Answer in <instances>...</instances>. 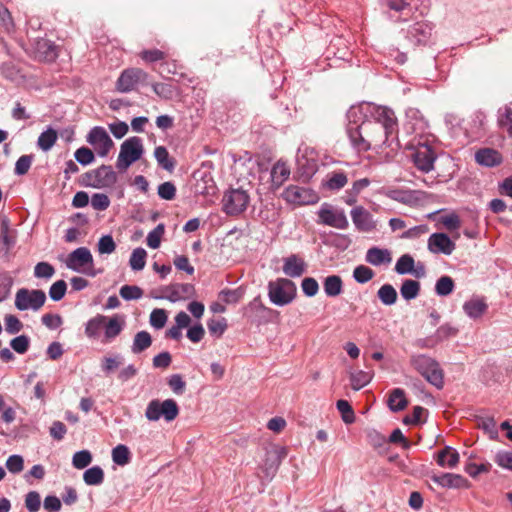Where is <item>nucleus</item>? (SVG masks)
I'll return each instance as SVG.
<instances>
[{
  "instance_id": "obj_1",
  "label": "nucleus",
  "mask_w": 512,
  "mask_h": 512,
  "mask_svg": "<svg viewBox=\"0 0 512 512\" xmlns=\"http://www.w3.org/2000/svg\"><path fill=\"white\" fill-rule=\"evenodd\" d=\"M370 120L362 121V131L367 137L371 149L400 147L397 133L398 124L392 109L384 106H374Z\"/></svg>"
},
{
  "instance_id": "obj_2",
  "label": "nucleus",
  "mask_w": 512,
  "mask_h": 512,
  "mask_svg": "<svg viewBox=\"0 0 512 512\" xmlns=\"http://www.w3.org/2000/svg\"><path fill=\"white\" fill-rule=\"evenodd\" d=\"M435 140H427L415 142V140H408L406 148L411 150L410 157L415 167L424 173L433 170L434 162L436 160V152L433 149Z\"/></svg>"
},
{
  "instance_id": "obj_3",
  "label": "nucleus",
  "mask_w": 512,
  "mask_h": 512,
  "mask_svg": "<svg viewBox=\"0 0 512 512\" xmlns=\"http://www.w3.org/2000/svg\"><path fill=\"white\" fill-rule=\"evenodd\" d=\"M410 362L430 384L438 389L443 387V372L437 361L427 355L418 354L413 355Z\"/></svg>"
},
{
  "instance_id": "obj_4",
  "label": "nucleus",
  "mask_w": 512,
  "mask_h": 512,
  "mask_svg": "<svg viewBox=\"0 0 512 512\" xmlns=\"http://www.w3.org/2000/svg\"><path fill=\"white\" fill-rule=\"evenodd\" d=\"M406 119L404 129L411 136L409 140H415V142L424 141L426 138L427 140H435V136L429 131L428 122L418 109H408Z\"/></svg>"
},
{
  "instance_id": "obj_5",
  "label": "nucleus",
  "mask_w": 512,
  "mask_h": 512,
  "mask_svg": "<svg viewBox=\"0 0 512 512\" xmlns=\"http://www.w3.org/2000/svg\"><path fill=\"white\" fill-rule=\"evenodd\" d=\"M179 415V407L174 399L151 400L146 407L145 417L149 421L156 422L163 418L166 422H172Z\"/></svg>"
},
{
  "instance_id": "obj_6",
  "label": "nucleus",
  "mask_w": 512,
  "mask_h": 512,
  "mask_svg": "<svg viewBox=\"0 0 512 512\" xmlns=\"http://www.w3.org/2000/svg\"><path fill=\"white\" fill-rule=\"evenodd\" d=\"M144 152L143 143L139 137H130L122 142L117 158L116 167L120 171L127 170L133 163L138 161Z\"/></svg>"
},
{
  "instance_id": "obj_7",
  "label": "nucleus",
  "mask_w": 512,
  "mask_h": 512,
  "mask_svg": "<svg viewBox=\"0 0 512 512\" xmlns=\"http://www.w3.org/2000/svg\"><path fill=\"white\" fill-rule=\"evenodd\" d=\"M268 296L273 304L285 306L296 297V285L287 278H278L275 281L269 282Z\"/></svg>"
},
{
  "instance_id": "obj_8",
  "label": "nucleus",
  "mask_w": 512,
  "mask_h": 512,
  "mask_svg": "<svg viewBox=\"0 0 512 512\" xmlns=\"http://www.w3.org/2000/svg\"><path fill=\"white\" fill-rule=\"evenodd\" d=\"M66 267L72 271L82 273L91 277L96 275L94 271V260L87 247H79L73 250L66 259Z\"/></svg>"
},
{
  "instance_id": "obj_9",
  "label": "nucleus",
  "mask_w": 512,
  "mask_h": 512,
  "mask_svg": "<svg viewBox=\"0 0 512 512\" xmlns=\"http://www.w3.org/2000/svg\"><path fill=\"white\" fill-rule=\"evenodd\" d=\"M250 202L248 193L241 189H230L226 191L222 198L223 211L230 216H236L243 213Z\"/></svg>"
},
{
  "instance_id": "obj_10",
  "label": "nucleus",
  "mask_w": 512,
  "mask_h": 512,
  "mask_svg": "<svg viewBox=\"0 0 512 512\" xmlns=\"http://www.w3.org/2000/svg\"><path fill=\"white\" fill-rule=\"evenodd\" d=\"M281 196L287 203L297 206L311 205L319 201V196L313 189L294 184L287 186Z\"/></svg>"
},
{
  "instance_id": "obj_11",
  "label": "nucleus",
  "mask_w": 512,
  "mask_h": 512,
  "mask_svg": "<svg viewBox=\"0 0 512 512\" xmlns=\"http://www.w3.org/2000/svg\"><path fill=\"white\" fill-rule=\"evenodd\" d=\"M46 301V294L39 289L21 288L15 295V307L20 311H38Z\"/></svg>"
},
{
  "instance_id": "obj_12",
  "label": "nucleus",
  "mask_w": 512,
  "mask_h": 512,
  "mask_svg": "<svg viewBox=\"0 0 512 512\" xmlns=\"http://www.w3.org/2000/svg\"><path fill=\"white\" fill-rule=\"evenodd\" d=\"M286 456L287 450L285 447L271 446L270 448H267L265 458L260 466L264 476L268 479H272Z\"/></svg>"
},
{
  "instance_id": "obj_13",
  "label": "nucleus",
  "mask_w": 512,
  "mask_h": 512,
  "mask_svg": "<svg viewBox=\"0 0 512 512\" xmlns=\"http://www.w3.org/2000/svg\"><path fill=\"white\" fill-rule=\"evenodd\" d=\"M318 216L320 223L330 227L344 230L349 226V222L344 211L333 209L326 203L319 209Z\"/></svg>"
},
{
  "instance_id": "obj_14",
  "label": "nucleus",
  "mask_w": 512,
  "mask_h": 512,
  "mask_svg": "<svg viewBox=\"0 0 512 512\" xmlns=\"http://www.w3.org/2000/svg\"><path fill=\"white\" fill-rule=\"evenodd\" d=\"M87 142L92 145L100 157L108 155L114 143L107 131L100 126L92 128L87 135Z\"/></svg>"
},
{
  "instance_id": "obj_15",
  "label": "nucleus",
  "mask_w": 512,
  "mask_h": 512,
  "mask_svg": "<svg viewBox=\"0 0 512 512\" xmlns=\"http://www.w3.org/2000/svg\"><path fill=\"white\" fill-rule=\"evenodd\" d=\"M148 74L140 68L125 69L119 76L116 87L122 93L132 91L138 83L147 79Z\"/></svg>"
},
{
  "instance_id": "obj_16",
  "label": "nucleus",
  "mask_w": 512,
  "mask_h": 512,
  "mask_svg": "<svg viewBox=\"0 0 512 512\" xmlns=\"http://www.w3.org/2000/svg\"><path fill=\"white\" fill-rule=\"evenodd\" d=\"M433 26L430 22L422 20L411 25L406 34V38L415 46L426 45L432 36Z\"/></svg>"
},
{
  "instance_id": "obj_17",
  "label": "nucleus",
  "mask_w": 512,
  "mask_h": 512,
  "mask_svg": "<svg viewBox=\"0 0 512 512\" xmlns=\"http://www.w3.org/2000/svg\"><path fill=\"white\" fill-rule=\"evenodd\" d=\"M427 247L433 254L451 255L456 245L447 234L433 233L428 238Z\"/></svg>"
},
{
  "instance_id": "obj_18",
  "label": "nucleus",
  "mask_w": 512,
  "mask_h": 512,
  "mask_svg": "<svg viewBox=\"0 0 512 512\" xmlns=\"http://www.w3.org/2000/svg\"><path fill=\"white\" fill-rule=\"evenodd\" d=\"M351 218L356 229L361 232H371L376 228V222L373 215L363 206L354 207L351 212Z\"/></svg>"
},
{
  "instance_id": "obj_19",
  "label": "nucleus",
  "mask_w": 512,
  "mask_h": 512,
  "mask_svg": "<svg viewBox=\"0 0 512 512\" xmlns=\"http://www.w3.org/2000/svg\"><path fill=\"white\" fill-rule=\"evenodd\" d=\"M195 295V287L189 283H175L164 289V298L171 302H178L192 298Z\"/></svg>"
},
{
  "instance_id": "obj_20",
  "label": "nucleus",
  "mask_w": 512,
  "mask_h": 512,
  "mask_svg": "<svg viewBox=\"0 0 512 512\" xmlns=\"http://www.w3.org/2000/svg\"><path fill=\"white\" fill-rule=\"evenodd\" d=\"M351 146L357 152H367L371 150L369 141L362 131V123L357 125L355 123H349L346 129Z\"/></svg>"
},
{
  "instance_id": "obj_21",
  "label": "nucleus",
  "mask_w": 512,
  "mask_h": 512,
  "mask_svg": "<svg viewBox=\"0 0 512 512\" xmlns=\"http://www.w3.org/2000/svg\"><path fill=\"white\" fill-rule=\"evenodd\" d=\"M34 57L39 61L52 62L58 57L57 46L48 39H37L34 43Z\"/></svg>"
},
{
  "instance_id": "obj_22",
  "label": "nucleus",
  "mask_w": 512,
  "mask_h": 512,
  "mask_svg": "<svg viewBox=\"0 0 512 512\" xmlns=\"http://www.w3.org/2000/svg\"><path fill=\"white\" fill-rule=\"evenodd\" d=\"M431 479L443 488H468L470 486L468 480L459 474L443 473L433 475Z\"/></svg>"
},
{
  "instance_id": "obj_23",
  "label": "nucleus",
  "mask_w": 512,
  "mask_h": 512,
  "mask_svg": "<svg viewBox=\"0 0 512 512\" xmlns=\"http://www.w3.org/2000/svg\"><path fill=\"white\" fill-rule=\"evenodd\" d=\"M306 271V263L296 254H292L284 259L283 272L291 278H298Z\"/></svg>"
},
{
  "instance_id": "obj_24",
  "label": "nucleus",
  "mask_w": 512,
  "mask_h": 512,
  "mask_svg": "<svg viewBox=\"0 0 512 512\" xmlns=\"http://www.w3.org/2000/svg\"><path fill=\"white\" fill-rule=\"evenodd\" d=\"M488 309V305L484 298L472 297L463 304V311L473 320L481 318Z\"/></svg>"
},
{
  "instance_id": "obj_25",
  "label": "nucleus",
  "mask_w": 512,
  "mask_h": 512,
  "mask_svg": "<svg viewBox=\"0 0 512 512\" xmlns=\"http://www.w3.org/2000/svg\"><path fill=\"white\" fill-rule=\"evenodd\" d=\"M125 321L122 316L114 315L104 322V342H111L114 340L123 330Z\"/></svg>"
},
{
  "instance_id": "obj_26",
  "label": "nucleus",
  "mask_w": 512,
  "mask_h": 512,
  "mask_svg": "<svg viewBox=\"0 0 512 512\" xmlns=\"http://www.w3.org/2000/svg\"><path fill=\"white\" fill-rule=\"evenodd\" d=\"M290 176V168L281 160L277 161L270 172L271 190H277Z\"/></svg>"
},
{
  "instance_id": "obj_27",
  "label": "nucleus",
  "mask_w": 512,
  "mask_h": 512,
  "mask_svg": "<svg viewBox=\"0 0 512 512\" xmlns=\"http://www.w3.org/2000/svg\"><path fill=\"white\" fill-rule=\"evenodd\" d=\"M435 459L440 467L453 469L458 465L460 456L456 449L445 446L437 452Z\"/></svg>"
},
{
  "instance_id": "obj_28",
  "label": "nucleus",
  "mask_w": 512,
  "mask_h": 512,
  "mask_svg": "<svg viewBox=\"0 0 512 512\" xmlns=\"http://www.w3.org/2000/svg\"><path fill=\"white\" fill-rule=\"evenodd\" d=\"M96 178V182L93 183L94 188L111 187L117 181V174L111 166L102 165L96 169Z\"/></svg>"
},
{
  "instance_id": "obj_29",
  "label": "nucleus",
  "mask_w": 512,
  "mask_h": 512,
  "mask_svg": "<svg viewBox=\"0 0 512 512\" xmlns=\"http://www.w3.org/2000/svg\"><path fill=\"white\" fill-rule=\"evenodd\" d=\"M365 260L373 266H381L390 264L392 257L388 249L372 247L367 250Z\"/></svg>"
},
{
  "instance_id": "obj_30",
  "label": "nucleus",
  "mask_w": 512,
  "mask_h": 512,
  "mask_svg": "<svg viewBox=\"0 0 512 512\" xmlns=\"http://www.w3.org/2000/svg\"><path fill=\"white\" fill-rule=\"evenodd\" d=\"M475 160L478 164L486 167H493L502 162L500 153L491 148H483L475 153Z\"/></svg>"
},
{
  "instance_id": "obj_31",
  "label": "nucleus",
  "mask_w": 512,
  "mask_h": 512,
  "mask_svg": "<svg viewBox=\"0 0 512 512\" xmlns=\"http://www.w3.org/2000/svg\"><path fill=\"white\" fill-rule=\"evenodd\" d=\"M388 407L393 412L404 410L408 405V400L405 396V391L401 388L393 389L388 397Z\"/></svg>"
},
{
  "instance_id": "obj_32",
  "label": "nucleus",
  "mask_w": 512,
  "mask_h": 512,
  "mask_svg": "<svg viewBox=\"0 0 512 512\" xmlns=\"http://www.w3.org/2000/svg\"><path fill=\"white\" fill-rule=\"evenodd\" d=\"M323 289L327 297H337L343 292V281L339 275L327 276L323 281Z\"/></svg>"
},
{
  "instance_id": "obj_33",
  "label": "nucleus",
  "mask_w": 512,
  "mask_h": 512,
  "mask_svg": "<svg viewBox=\"0 0 512 512\" xmlns=\"http://www.w3.org/2000/svg\"><path fill=\"white\" fill-rule=\"evenodd\" d=\"M497 123L501 129L505 130L512 137V102L498 110Z\"/></svg>"
},
{
  "instance_id": "obj_34",
  "label": "nucleus",
  "mask_w": 512,
  "mask_h": 512,
  "mask_svg": "<svg viewBox=\"0 0 512 512\" xmlns=\"http://www.w3.org/2000/svg\"><path fill=\"white\" fill-rule=\"evenodd\" d=\"M105 320L107 317L101 314L89 319L85 325V335L89 339H97L103 330Z\"/></svg>"
},
{
  "instance_id": "obj_35",
  "label": "nucleus",
  "mask_w": 512,
  "mask_h": 512,
  "mask_svg": "<svg viewBox=\"0 0 512 512\" xmlns=\"http://www.w3.org/2000/svg\"><path fill=\"white\" fill-rule=\"evenodd\" d=\"M151 344V335L147 331H139L134 336L131 351L133 354H139L148 349Z\"/></svg>"
},
{
  "instance_id": "obj_36",
  "label": "nucleus",
  "mask_w": 512,
  "mask_h": 512,
  "mask_svg": "<svg viewBox=\"0 0 512 512\" xmlns=\"http://www.w3.org/2000/svg\"><path fill=\"white\" fill-rule=\"evenodd\" d=\"M57 139V131L49 127L39 135L37 145L42 151L47 152L54 146Z\"/></svg>"
},
{
  "instance_id": "obj_37",
  "label": "nucleus",
  "mask_w": 512,
  "mask_h": 512,
  "mask_svg": "<svg viewBox=\"0 0 512 512\" xmlns=\"http://www.w3.org/2000/svg\"><path fill=\"white\" fill-rule=\"evenodd\" d=\"M347 183L348 178L344 172H333L327 175L324 187L332 191H337L342 189Z\"/></svg>"
},
{
  "instance_id": "obj_38",
  "label": "nucleus",
  "mask_w": 512,
  "mask_h": 512,
  "mask_svg": "<svg viewBox=\"0 0 512 512\" xmlns=\"http://www.w3.org/2000/svg\"><path fill=\"white\" fill-rule=\"evenodd\" d=\"M83 480L90 486L101 485L104 481V471L100 466L88 468L83 474Z\"/></svg>"
},
{
  "instance_id": "obj_39",
  "label": "nucleus",
  "mask_w": 512,
  "mask_h": 512,
  "mask_svg": "<svg viewBox=\"0 0 512 512\" xmlns=\"http://www.w3.org/2000/svg\"><path fill=\"white\" fill-rule=\"evenodd\" d=\"M420 292V283L416 280L406 279L400 287L401 296L409 301L415 299Z\"/></svg>"
},
{
  "instance_id": "obj_40",
  "label": "nucleus",
  "mask_w": 512,
  "mask_h": 512,
  "mask_svg": "<svg viewBox=\"0 0 512 512\" xmlns=\"http://www.w3.org/2000/svg\"><path fill=\"white\" fill-rule=\"evenodd\" d=\"M377 296L387 306L393 305L397 301V291L391 284L382 285L377 292Z\"/></svg>"
},
{
  "instance_id": "obj_41",
  "label": "nucleus",
  "mask_w": 512,
  "mask_h": 512,
  "mask_svg": "<svg viewBox=\"0 0 512 512\" xmlns=\"http://www.w3.org/2000/svg\"><path fill=\"white\" fill-rule=\"evenodd\" d=\"M131 453L124 444H119L112 449V460L119 466H125L130 462Z\"/></svg>"
},
{
  "instance_id": "obj_42",
  "label": "nucleus",
  "mask_w": 512,
  "mask_h": 512,
  "mask_svg": "<svg viewBox=\"0 0 512 512\" xmlns=\"http://www.w3.org/2000/svg\"><path fill=\"white\" fill-rule=\"evenodd\" d=\"M415 260L410 254H403L396 262L394 270L399 275L412 274Z\"/></svg>"
},
{
  "instance_id": "obj_43",
  "label": "nucleus",
  "mask_w": 512,
  "mask_h": 512,
  "mask_svg": "<svg viewBox=\"0 0 512 512\" xmlns=\"http://www.w3.org/2000/svg\"><path fill=\"white\" fill-rule=\"evenodd\" d=\"M455 288L454 280L450 276H441L435 284V293L444 297L450 295Z\"/></svg>"
},
{
  "instance_id": "obj_44",
  "label": "nucleus",
  "mask_w": 512,
  "mask_h": 512,
  "mask_svg": "<svg viewBox=\"0 0 512 512\" xmlns=\"http://www.w3.org/2000/svg\"><path fill=\"white\" fill-rule=\"evenodd\" d=\"M146 257L147 253L145 249L140 247L134 249L129 259L130 267L135 271L144 269L146 264Z\"/></svg>"
},
{
  "instance_id": "obj_45",
  "label": "nucleus",
  "mask_w": 512,
  "mask_h": 512,
  "mask_svg": "<svg viewBox=\"0 0 512 512\" xmlns=\"http://www.w3.org/2000/svg\"><path fill=\"white\" fill-rule=\"evenodd\" d=\"M154 156L158 164L165 170L171 171L174 168V163L170 159L169 152L164 146H158L154 150Z\"/></svg>"
},
{
  "instance_id": "obj_46",
  "label": "nucleus",
  "mask_w": 512,
  "mask_h": 512,
  "mask_svg": "<svg viewBox=\"0 0 512 512\" xmlns=\"http://www.w3.org/2000/svg\"><path fill=\"white\" fill-rule=\"evenodd\" d=\"M122 364V357L120 355L104 356L101 359V370L105 375L114 372Z\"/></svg>"
},
{
  "instance_id": "obj_47",
  "label": "nucleus",
  "mask_w": 512,
  "mask_h": 512,
  "mask_svg": "<svg viewBox=\"0 0 512 512\" xmlns=\"http://www.w3.org/2000/svg\"><path fill=\"white\" fill-rule=\"evenodd\" d=\"M165 226L164 224H158L152 231H150L147 235L146 242L147 245L152 249L159 248L161 244V238L164 235Z\"/></svg>"
},
{
  "instance_id": "obj_48",
  "label": "nucleus",
  "mask_w": 512,
  "mask_h": 512,
  "mask_svg": "<svg viewBox=\"0 0 512 512\" xmlns=\"http://www.w3.org/2000/svg\"><path fill=\"white\" fill-rule=\"evenodd\" d=\"M207 327L212 336L219 338L227 329V320L225 318H212L207 322Z\"/></svg>"
},
{
  "instance_id": "obj_49",
  "label": "nucleus",
  "mask_w": 512,
  "mask_h": 512,
  "mask_svg": "<svg viewBox=\"0 0 512 512\" xmlns=\"http://www.w3.org/2000/svg\"><path fill=\"white\" fill-rule=\"evenodd\" d=\"M374 277V271L365 265H358L353 271V278L356 282L364 284Z\"/></svg>"
},
{
  "instance_id": "obj_50",
  "label": "nucleus",
  "mask_w": 512,
  "mask_h": 512,
  "mask_svg": "<svg viewBox=\"0 0 512 512\" xmlns=\"http://www.w3.org/2000/svg\"><path fill=\"white\" fill-rule=\"evenodd\" d=\"M92 462V454L88 450L76 452L72 458V465L76 469H84Z\"/></svg>"
},
{
  "instance_id": "obj_51",
  "label": "nucleus",
  "mask_w": 512,
  "mask_h": 512,
  "mask_svg": "<svg viewBox=\"0 0 512 512\" xmlns=\"http://www.w3.org/2000/svg\"><path fill=\"white\" fill-rule=\"evenodd\" d=\"M120 296L126 300H138L143 296V290L135 285H124L120 288Z\"/></svg>"
},
{
  "instance_id": "obj_52",
  "label": "nucleus",
  "mask_w": 512,
  "mask_h": 512,
  "mask_svg": "<svg viewBox=\"0 0 512 512\" xmlns=\"http://www.w3.org/2000/svg\"><path fill=\"white\" fill-rule=\"evenodd\" d=\"M338 411L341 413L342 420L346 424H351L355 421V414L352 406L346 400H338L336 403Z\"/></svg>"
},
{
  "instance_id": "obj_53",
  "label": "nucleus",
  "mask_w": 512,
  "mask_h": 512,
  "mask_svg": "<svg viewBox=\"0 0 512 512\" xmlns=\"http://www.w3.org/2000/svg\"><path fill=\"white\" fill-rule=\"evenodd\" d=\"M351 386L354 390H360L371 381V376L364 371H356L350 374Z\"/></svg>"
},
{
  "instance_id": "obj_54",
  "label": "nucleus",
  "mask_w": 512,
  "mask_h": 512,
  "mask_svg": "<svg viewBox=\"0 0 512 512\" xmlns=\"http://www.w3.org/2000/svg\"><path fill=\"white\" fill-rule=\"evenodd\" d=\"M98 253L103 254H112L116 250V243L113 237L109 234L103 235L97 244Z\"/></svg>"
},
{
  "instance_id": "obj_55",
  "label": "nucleus",
  "mask_w": 512,
  "mask_h": 512,
  "mask_svg": "<svg viewBox=\"0 0 512 512\" xmlns=\"http://www.w3.org/2000/svg\"><path fill=\"white\" fill-rule=\"evenodd\" d=\"M152 89L159 97L165 100L172 99L176 92V88L168 83H154Z\"/></svg>"
},
{
  "instance_id": "obj_56",
  "label": "nucleus",
  "mask_w": 512,
  "mask_h": 512,
  "mask_svg": "<svg viewBox=\"0 0 512 512\" xmlns=\"http://www.w3.org/2000/svg\"><path fill=\"white\" fill-rule=\"evenodd\" d=\"M390 198L403 204H412L417 200L415 191L411 190H394L390 193Z\"/></svg>"
},
{
  "instance_id": "obj_57",
  "label": "nucleus",
  "mask_w": 512,
  "mask_h": 512,
  "mask_svg": "<svg viewBox=\"0 0 512 512\" xmlns=\"http://www.w3.org/2000/svg\"><path fill=\"white\" fill-rule=\"evenodd\" d=\"M6 468L12 474H18L24 469V459L21 455L14 454L7 458Z\"/></svg>"
},
{
  "instance_id": "obj_58",
  "label": "nucleus",
  "mask_w": 512,
  "mask_h": 512,
  "mask_svg": "<svg viewBox=\"0 0 512 512\" xmlns=\"http://www.w3.org/2000/svg\"><path fill=\"white\" fill-rule=\"evenodd\" d=\"M55 274L54 267L48 262H39L34 268L36 278L50 279Z\"/></svg>"
},
{
  "instance_id": "obj_59",
  "label": "nucleus",
  "mask_w": 512,
  "mask_h": 512,
  "mask_svg": "<svg viewBox=\"0 0 512 512\" xmlns=\"http://www.w3.org/2000/svg\"><path fill=\"white\" fill-rule=\"evenodd\" d=\"M25 507L29 512H38L41 507V497L37 491H30L25 495Z\"/></svg>"
},
{
  "instance_id": "obj_60",
  "label": "nucleus",
  "mask_w": 512,
  "mask_h": 512,
  "mask_svg": "<svg viewBox=\"0 0 512 512\" xmlns=\"http://www.w3.org/2000/svg\"><path fill=\"white\" fill-rule=\"evenodd\" d=\"M67 284L64 280L53 283L49 289V296L53 301H60L66 293Z\"/></svg>"
},
{
  "instance_id": "obj_61",
  "label": "nucleus",
  "mask_w": 512,
  "mask_h": 512,
  "mask_svg": "<svg viewBox=\"0 0 512 512\" xmlns=\"http://www.w3.org/2000/svg\"><path fill=\"white\" fill-rule=\"evenodd\" d=\"M5 330L9 334H17L22 328V322L15 315L8 314L4 317Z\"/></svg>"
},
{
  "instance_id": "obj_62",
  "label": "nucleus",
  "mask_w": 512,
  "mask_h": 512,
  "mask_svg": "<svg viewBox=\"0 0 512 512\" xmlns=\"http://www.w3.org/2000/svg\"><path fill=\"white\" fill-rule=\"evenodd\" d=\"M139 56L146 63H154L158 61H162L165 59L166 54L162 50L159 49H150L143 50L140 52Z\"/></svg>"
},
{
  "instance_id": "obj_63",
  "label": "nucleus",
  "mask_w": 512,
  "mask_h": 512,
  "mask_svg": "<svg viewBox=\"0 0 512 512\" xmlns=\"http://www.w3.org/2000/svg\"><path fill=\"white\" fill-rule=\"evenodd\" d=\"M301 288L307 297H314L319 291V284L315 278L306 277L301 282Z\"/></svg>"
},
{
  "instance_id": "obj_64",
  "label": "nucleus",
  "mask_w": 512,
  "mask_h": 512,
  "mask_svg": "<svg viewBox=\"0 0 512 512\" xmlns=\"http://www.w3.org/2000/svg\"><path fill=\"white\" fill-rule=\"evenodd\" d=\"M495 462L501 468L512 471V451H499L495 455Z\"/></svg>"
}]
</instances>
